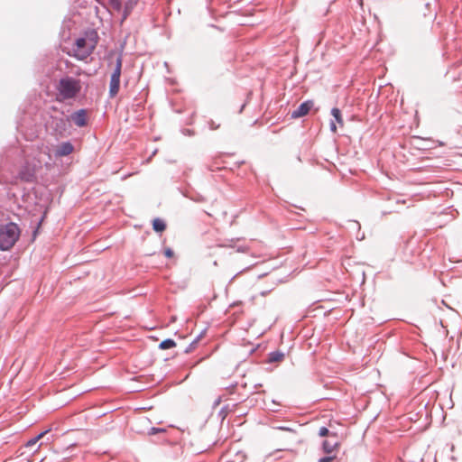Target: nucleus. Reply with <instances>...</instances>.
Wrapping results in <instances>:
<instances>
[{"label": "nucleus", "instance_id": "f257e3e1", "mask_svg": "<svg viewBox=\"0 0 462 462\" xmlns=\"http://www.w3.org/2000/svg\"><path fill=\"white\" fill-rule=\"evenodd\" d=\"M56 89L60 100L71 99L80 92L81 82L72 77H65L60 79Z\"/></svg>", "mask_w": 462, "mask_h": 462}, {"label": "nucleus", "instance_id": "f03ea898", "mask_svg": "<svg viewBox=\"0 0 462 462\" xmlns=\"http://www.w3.org/2000/svg\"><path fill=\"white\" fill-rule=\"evenodd\" d=\"M21 230L15 223L0 226V250H10L17 242Z\"/></svg>", "mask_w": 462, "mask_h": 462}, {"label": "nucleus", "instance_id": "7ed1b4c3", "mask_svg": "<svg viewBox=\"0 0 462 462\" xmlns=\"http://www.w3.org/2000/svg\"><path fill=\"white\" fill-rule=\"evenodd\" d=\"M96 47V42L92 39L79 38L75 43V57L79 60H84L88 58Z\"/></svg>", "mask_w": 462, "mask_h": 462}, {"label": "nucleus", "instance_id": "20e7f679", "mask_svg": "<svg viewBox=\"0 0 462 462\" xmlns=\"http://www.w3.org/2000/svg\"><path fill=\"white\" fill-rule=\"evenodd\" d=\"M123 60L121 56H118L116 59V66L111 74L110 84H109V97H115L120 88V77L122 70Z\"/></svg>", "mask_w": 462, "mask_h": 462}, {"label": "nucleus", "instance_id": "39448f33", "mask_svg": "<svg viewBox=\"0 0 462 462\" xmlns=\"http://www.w3.org/2000/svg\"><path fill=\"white\" fill-rule=\"evenodd\" d=\"M313 101H306V102H303L302 104H300L299 106V107L294 110L291 114V116L293 118H299V117H301V116H306L310 110L313 107Z\"/></svg>", "mask_w": 462, "mask_h": 462}, {"label": "nucleus", "instance_id": "423d86ee", "mask_svg": "<svg viewBox=\"0 0 462 462\" xmlns=\"http://www.w3.org/2000/svg\"><path fill=\"white\" fill-rule=\"evenodd\" d=\"M74 150L73 145L69 142L60 143L56 149V156L63 157L69 155Z\"/></svg>", "mask_w": 462, "mask_h": 462}, {"label": "nucleus", "instance_id": "0eeeda50", "mask_svg": "<svg viewBox=\"0 0 462 462\" xmlns=\"http://www.w3.org/2000/svg\"><path fill=\"white\" fill-rule=\"evenodd\" d=\"M71 119L76 125L79 127L85 126L87 125L86 111L81 109L75 112L71 116Z\"/></svg>", "mask_w": 462, "mask_h": 462}, {"label": "nucleus", "instance_id": "6e6552de", "mask_svg": "<svg viewBox=\"0 0 462 462\" xmlns=\"http://www.w3.org/2000/svg\"><path fill=\"white\" fill-rule=\"evenodd\" d=\"M337 446L338 442L337 440L328 439L323 442V449L326 453L333 452Z\"/></svg>", "mask_w": 462, "mask_h": 462}, {"label": "nucleus", "instance_id": "1a4fd4ad", "mask_svg": "<svg viewBox=\"0 0 462 462\" xmlns=\"http://www.w3.org/2000/svg\"><path fill=\"white\" fill-rule=\"evenodd\" d=\"M284 359V354L279 351L272 352L269 354V363H279Z\"/></svg>", "mask_w": 462, "mask_h": 462}, {"label": "nucleus", "instance_id": "9d476101", "mask_svg": "<svg viewBox=\"0 0 462 462\" xmlns=\"http://www.w3.org/2000/svg\"><path fill=\"white\" fill-rule=\"evenodd\" d=\"M152 228L156 232H163L166 229V224L160 218H155L152 221Z\"/></svg>", "mask_w": 462, "mask_h": 462}, {"label": "nucleus", "instance_id": "9b49d317", "mask_svg": "<svg viewBox=\"0 0 462 462\" xmlns=\"http://www.w3.org/2000/svg\"><path fill=\"white\" fill-rule=\"evenodd\" d=\"M51 431V429L46 430L45 431L41 432L39 435H37L35 438L28 440L25 444V447H32L35 445L39 440H41L48 432Z\"/></svg>", "mask_w": 462, "mask_h": 462}, {"label": "nucleus", "instance_id": "f8f14e48", "mask_svg": "<svg viewBox=\"0 0 462 462\" xmlns=\"http://www.w3.org/2000/svg\"><path fill=\"white\" fill-rule=\"evenodd\" d=\"M161 349H170L176 346V343L172 339H165L162 341L159 345Z\"/></svg>", "mask_w": 462, "mask_h": 462}, {"label": "nucleus", "instance_id": "ddd939ff", "mask_svg": "<svg viewBox=\"0 0 462 462\" xmlns=\"http://www.w3.org/2000/svg\"><path fill=\"white\" fill-rule=\"evenodd\" d=\"M331 114L335 117V119L338 123V125L342 126L344 125V122H343V118H342L340 110L338 108L335 107L331 110Z\"/></svg>", "mask_w": 462, "mask_h": 462}, {"label": "nucleus", "instance_id": "4468645a", "mask_svg": "<svg viewBox=\"0 0 462 462\" xmlns=\"http://www.w3.org/2000/svg\"><path fill=\"white\" fill-rule=\"evenodd\" d=\"M329 430L326 427H322L319 429V435L320 437H326L328 436Z\"/></svg>", "mask_w": 462, "mask_h": 462}, {"label": "nucleus", "instance_id": "2eb2a0df", "mask_svg": "<svg viewBox=\"0 0 462 462\" xmlns=\"http://www.w3.org/2000/svg\"><path fill=\"white\" fill-rule=\"evenodd\" d=\"M111 5L114 8L119 10L121 8V3L119 0H111Z\"/></svg>", "mask_w": 462, "mask_h": 462}, {"label": "nucleus", "instance_id": "dca6fc26", "mask_svg": "<svg viewBox=\"0 0 462 462\" xmlns=\"http://www.w3.org/2000/svg\"><path fill=\"white\" fill-rule=\"evenodd\" d=\"M174 253L171 248H166L164 250V255L168 258H171L173 256Z\"/></svg>", "mask_w": 462, "mask_h": 462}, {"label": "nucleus", "instance_id": "f3484780", "mask_svg": "<svg viewBox=\"0 0 462 462\" xmlns=\"http://www.w3.org/2000/svg\"><path fill=\"white\" fill-rule=\"evenodd\" d=\"M333 457H325L319 460V462H331L333 460Z\"/></svg>", "mask_w": 462, "mask_h": 462}, {"label": "nucleus", "instance_id": "a211bd4d", "mask_svg": "<svg viewBox=\"0 0 462 462\" xmlns=\"http://www.w3.org/2000/svg\"><path fill=\"white\" fill-rule=\"evenodd\" d=\"M330 129L333 133L337 132V125H335V123H331Z\"/></svg>", "mask_w": 462, "mask_h": 462}, {"label": "nucleus", "instance_id": "6ab92c4d", "mask_svg": "<svg viewBox=\"0 0 462 462\" xmlns=\"http://www.w3.org/2000/svg\"><path fill=\"white\" fill-rule=\"evenodd\" d=\"M157 431H159V430H157L155 428H152V430H151V433H152V434L157 432Z\"/></svg>", "mask_w": 462, "mask_h": 462}]
</instances>
